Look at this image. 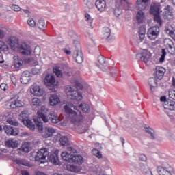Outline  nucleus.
<instances>
[{"label":"nucleus","mask_w":175,"mask_h":175,"mask_svg":"<svg viewBox=\"0 0 175 175\" xmlns=\"http://www.w3.org/2000/svg\"><path fill=\"white\" fill-rule=\"evenodd\" d=\"M72 107L76 109V107L73 106L72 103L68 102L66 103V105L64 106L65 113L68 114V117H70L71 122L74 124V126L76 128L77 131H78L79 133H84L88 129V127L85 126V124L83 123L84 116H77V112L73 111Z\"/></svg>","instance_id":"f257e3e1"},{"label":"nucleus","mask_w":175,"mask_h":175,"mask_svg":"<svg viewBox=\"0 0 175 175\" xmlns=\"http://www.w3.org/2000/svg\"><path fill=\"white\" fill-rule=\"evenodd\" d=\"M62 159L65 162H68L70 164H67L66 167L68 172H73L74 173H79L81 172V167L80 165L84 162L83 156L80 154H61Z\"/></svg>","instance_id":"f03ea898"},{"label":"nucleus","mask_w":175,"mask_h":175,"mask_svg":"<svg viewBox=\"0 0 175 175\" xmlns=\"http://www.w3.org/2000/svg\"><path fill=\"white\" fill-rule=\"evenodd\" d=\"M148 1L150 0H137V8L139 10L136 16V20L138 24H143V23H144L145 17L143 10L147 9V6H148Z\"/></svg>","instance_id":"7ed1b4c3"},{"label":"nucleus","mask_w":175,"mask_h":175,"mask_svg":"<svg viewBox=\"0 0 175 175\" xmlns=\"http://www.w3.org/2000/svg\"><path fill=\"white\" fill-rule=\"evenodd\" d=\"M73 45V58H75L77 64H83V61H84V56L83 55V52H81V46H80V42L77 40H74Z\"/></svg>","instance_id":"20e7f679"},{"label":"nucleus","mask_w":175,"mask_h":175,"mask_svg":"<svg viewBox=\"0 0 175 175\" xmlns=\"http://www.w3.org/2000/svg\"><path fill=\"white\" fill-rule=\"evenodd\" d=\"M37 114L38 117L33 119L34 122L38 129V131L43 132V122H42V120L44 122L46 123L49 122V118L46 116L42 110L38 111ZM40 118L42 120H40Z\"/></svg>","instance_id":"39448f33"},{"label":"nucleus","mask_w":175,"mask_h":175,"mask_svg":"<svg viewBox=\"0 0 175 175\" xmlns=\"http://www.w3.org/2000/svg\"><path fill=\"white\" fill-rule=\"evenodd\" d=\"M66 92L69 99H74L75 100H81V99H83L81 93L79 92L75 88L68 86L66 90Z\"/></svg>","instance_id":"423d86ee"},{"label":"nucleus","mask_w":175,"mask_h":175,"mask_svg":"<svg viewBox=\"0 0 175 175\" xmlns=\"http://www.w3.org/2000/svg\"><path fill=\"white\" fill-rule=\"evenodd\" d=\"M19 120L27 126V128L30 129L31 131H35V124L28 118V114H27V111H22L19 115Z\"/></svg>","instance_id":"0eeeda50"},{"label":"nucleus","mask_w":175,"mask_h":175,"mask_svg":"<svg viewBox=\"0 0 175 175\" xmlns=\"http://www.w3.org/2000/svg\"><path fill=\"white\" fill-rule=\"evenodd\" d=\"M10 100H13L9 103V107L10 109H17L18 107H23V106H24V103H23V101L20 100V97L17 94L12 97Z\"/></svg>","instance_id":"6e6552de"},{"label":"nucleus","mask_w":175,"mask_h":175,"mask_svg":"<svg viewBox=\"0 0 175 175\" xmlns=\"http://www.w3.org/2000/svg\"><path fill=\"white\" fill-rule=\"evenodd\" d=\"M73 106L75 107V108L72 107L71 109L72 110H76L75 113H77V116L78 117H80V116H83L80 110H82L83 113H90V105L88 104H80L79 107H76V105H73Z\"/></svg>","instance_id":"1a4fd4ad"},{"label":"nucleus","mask_w":175,"mask_h":175,"mask_svg":"<svg viewBox=\"0 0 175 175\" xmlns=\"http://www.w3.org/2000/svg\"><path fill=\"white\" fill-rule=\"evenodd\" d=\"M147 35L150 40H155L159 35V27L154 26L150 27L148 30Z\"/></svg>","instance_id":"9d476101"},{"label":"nucleus","mask_w":175,"mask_h":175,"mask_svg":"<svg viewBox=\"0 0 175 175\" xmlns=\"http://www.w3.org/2000/svg\"><path fill=\"white\" fill-rule=\"evenodd\" d=\"M150 58H151V53L147 50H144L143 52L136 54V59L143 61L145 64L150 61Z\"/></svg>","instance_id":"9b49d317"},{"label":"nucleus","mask_w":175,"mask_h":175,"mask_svg":"<svg viewBox=\"0 0 175 175\" xmlns=\"http://www.w3.org/2000/svg\"><path fill=\"white\" fill-rule=\"evenodd\" d=\"M157 172L159 175H173L174 173L173 172V168H172L169 164H167L165 167H157Z\"/></svg>","instance_id":"f8f14e48"},{"label":"nucleus","mask_w":175,"mask_h":175,"mask_svg":"<svg viewBox=\"0 0 175 175\" xmlns=\"http://www.w3.org/2000/svg\"><path fill=\"white\" fill-rule=\"evenodd\" d=\"M18 48H19V52L22 55H31L32 53L31 51V46L27 42H22Z\"/></svg>","instance_id":"ddd939ff"},{"label":"nucleus","mask_w":175,"mask_h":175,"mask_svg":"<svg viewBox=\"0 0 175 175\" xmlns=\"http://www.w3.org/2000/svg\"><path fill=\"white\" fill-rule=\"evenodd\" d=\"M3 129L8 136H17L18 133H20L18 129L14 128L8 125L4 126Z\"/></svg>","instance_id":"4468645a"},{"label":"nucleus","mask_w":175,"mask_h":175,"mask_svg":"<svg viewBox=\"0 0 175 175\" xmlns=\"http://www.w3.org/2000/svg\"><path fill=\"white\" fill-rule=\"evenodd\" d=\"M32 79V75H31V72L29 71H24L22 72L21 77V83L22 84H28L29 81H31Z\"/></svg>","instance_id":"2eb2a0df"},{"label":"nucleus","mask_w":175,"mask_h":175,"mask_svg":"<svg viewBox=\"0 0 175 175\" xmlns=\"http://www.w3.org/2000/svg\"><path fill=\"white\" fill-rule=\"evenodd\" d=\"M8 42L12 50L18 49L20 44H18V38L15 36H11L8 38Z\"/></svg>","instance_id":"dca6fc26"},{"label":"nucleus","mask_w":175,"mask_h":175,"mask_svg":"<svg viewBox=\"0 0 175 175\" xmlns=\"http://www.w3.org/2000/svg\"><path fill=\"white\" fill-rule=\"evenodd\" d=\"M31 92L35 96H42L43 95V90L40 89L39 85L34 83L31 88Z\"/></svg>","instance_id":"f3484780"},{"label":"nucleus","mask_w":175,"mask_h":175,"mask_svg":"<svg viewBox=\"0 0 175 175\" xmlns=\"http://www.w3.org/2000/svg\"><path fill=\"white\" fill-rule=\"evenodd\" d=\"M44 83L47 85V87H51V85H55V78H54V76L51 74H48L44 79Z\"/></svg>","instance_id":"a211bd4d"},{"label":"nucleus","mask_w":175,"mask_h":175,"mask_svg":"<svg viewBox=\"0 0 175 175\" xmlns=\"http://www.w3.org/2000/svg\"><path fill=\"white\" fill-rule=\"evenodd\" d=\"M54 133H55V129L50 126H46L44 128L43 137H44V139H49V137H51Z\"/></svg>","instance_id":"6ab92c4d"},{"label":"nucleus","mask_w":175,"mask_h":175,"mask_svg":"<svg viewBox=\"0 0 175 175\" xmlns=\"http://www.w3.org/2000/svg\"><path fill=\"white\" fill-rule=\"evenodd\" d=\"M170 9V5H167L165 8H164V12L163 13V17L164 20H172L173 18V13L169 10Z\"/></svg>","instance_id":"aec40b11"},{"label":"nucleus","mask_w":175,"mask_h":175,"mask_svg":"<svg viewBox=\"0 0 175 175\" xmlns=\"http://www.w3.org/2000/svg\"><path fill=\"white\" fill-rule=\"evenodd\" d=\"M165 72H166V70L163 67H161L159 66H157L156 67V77L159 80H162L163 78V76L165 75Z\"/></svg>","instance_id":"412c9836"},{"label":"nucleus","mask_w":175,"mask_h":175,"mask_svg":"<svg viewBox=\"0 0 175 175\" xmlns=\"http://www.w3.org/2000/svg\"><path fill=\"white\" fill-rule=\"evenodd\" d=\"M144 131L146 132V133H148V135H150V137L151 140H155L157 139V135L155 134V131L150 128V126L146 125L144 126Z\"/></svg>","instance_id":"4be33fe9"},{"label":"nucleus","mask_w":175,"mask_h":175,"mask_svg":"<svg viewBox=\"0 0 175 175\" xmlns=\"http://www.w3.org/2000/svg\"><path fill=\"white\" fill-rule=\"evenodd\" d=\"M96 6L100 12H105L106 10V1L105 0H97L96 1Z\"/></svg>","instance_id":"5701e85b"},{"label":"nucleus","mask_w":175,"mask_h":175,"mask_svg":"<svg viewBox=\"0 0 175 175\" xmlns=\"http://www.w3.org/2000/svg\"><path fill=\"white\" fill-rule=\"evenodd\" d=\"M111 35V30L109 27H103L102 32V38L103 39H107V40H111V38L110 37Z\"/></svg>","instance_id":"b1692460"},{"label":"nucleus","mask_w":175,"mask_h":175,"mask_svg":"<svg viewBox=\"0 0 175 175\" xmlns=\"http://www.w3.org/2000/svg\"><path fill=\"white\" fill-rule=\"evenodd\" d=\"M31 150V145L28 142H25L24 144H22L20 148L17 149L18 154L21 152H29Z\"/></svg>","instance_id":"393cba45"},{"label":"nucleus","mask_w":175,"mask_h":175,"mask_svg":"<svg viewBox=\"0 0 175 175\" xmlns=\"http://www.w3.org/2000/svg\"><path fill=\"white\" fill-rule=\"evenodd\" d=\"M148 81L150 88V91L152 92H155V88L158 87V83H157V79L152 77V78H150Z\"/></svg>","instance_id":"a878e982"},{"label":"nucleus","mask_w":175,"mask_h":175,"mask_svg":"<svg viewBox=\"0 0 175 175\" xmlns=\"http://www.w3.org/2000/svg\"><path fill=\"white\" fill-rule=\"evenodd\" d=\"M5 144L7 147L12 148H17L18 147V141L16 139H8L5 142Z\"/></svg>","instance_id":"bb28decb"},{"label":"nucleus","mask_w":175,"mask_h":175,"mask_svg":"<svg viewBox=\"0 0 175 175\" xmlns=\"http://www.w3.org/2000/svg\"><path fill=\"white\" fill-rule=\"evenodd\" d=\"M49 103L51 106H57L59 103V98L57 94H51L49 98Z\"/></svg>","instance_id":"cd10ccee"},{"label":"nucleus","mask_w":175,"mask_h":175,"mask_svg":"<svg viewBox=\"0 0 175 175\" xmlns=\"http://www.w3.org/2000/svg\"><path fill=\"white\" fill-rule=\"evenodd\" d=\"M140 170H142V173L144 175H152V172L148 168V166L144 165L143 163H139Z\"/></svg>","instance_id":"c85d7f7f"},{"label":"nucleus","mask_w":175,"mask_h":175,"mask_svg":"<svg viewBox=\"0 0 175 175\" xmlns=\"http://www.w3.org/2000/svg\"><path fill=\"white\" fill-rule=\"evenodd\" d=\"M150 13V14H152V16H157L159 14V6H158L157 3L151 4Z\"/></svg>","instance_id":"c756f323"},{"label":"nucleus","mask_w":175,"mask_h":175,"mask_svg":"<svg viewBox=\"0 0 175 175\" xmlns=\"http://www.w3.org/2000/svg\"><path fill=\"white\" fill-rule=\"evenodd\" d=\"M49 157V162H51L53 165H58L59 159H58V154H47Z\"/></svg>","instance_id":"7c9ffc66"},{"label":"nucleus","mask_w":175,"mask_h":175,"mask_svg":"<svg viewBox=\"0 0 175 175\" xmlns=\"http://www.w3.org/2000/svg\"><path fill=\"white\" fill-rule=\"evenodd\" d=\"M14 68H16V69H18V68H21L23 66V59H21L18 56H14Z\"/></svg>","instance_id":"2f4dec72"},{"label":"nucleus","mask_w":175,"mask_h":175,"mask_svg":"<svg viewBox=\"0 0 175 175\" xmlns=\"http://www.w3.org/2000/svg\"><path fill=\"white\" fill-rule=\"evenodd\" d=\"M37 25L41 31H44L46 28H47V25H46V22H44V20L43 18H40L38 20V22L37 23Z\"/></svg>","instance_id":"473e14b6"},{"label":"nucleus","mask_w":175,"mask_h":175,"mask_svg":"<svg viewBox=\"0 0 175 175\" xmlns=\"http://www.w3.org/2000/svg\"><path fill=\"white\" fill-rule=\"evenodd\" d=\"M113 14L116 17H120V16L122 14V9L121 8V6H118L117 5V3H116V7L113 10Z\"/></svg>","instance_id":"72a5a7b5"},{"label":"nucleus","mask_w":175,"mask_h":175,"mask_svg":"<svg viewBox=\"0 0 175 175\" xmlns=\"http://www.w3.org/2000/svg\"><path fill=\"white\" fill-rule=\"evenodd\" d=\"M49 120L52 124H58V122H59V118L54 113H51L49 115Z\"/></svg>","instance_id":"f704fd0d"},{"label":"nucleus","mask_w":175,"mask_h":175,"mask_svg":"<svg viewBox=\"0 0 175 175\" xmlns=\"http://www.w3.org/2000/svg\"><path fill=\"white\" fill-rule=\"evenodd\" d=\"M165 44L167 49H170V50H174V44H173V41H172L170 39L165 40Z\"/></svg>","instance_id":"c9c22d12"},{"label":"nucleus","mask_w":175,"mask_h":175,"mask_svg":"<svg viewBox=\"0 0 175 175\" xmlns=\"http://www.w3.org/2000/svg\"><path fill=\"white\" fill-rule=\"evenodd\" d=\"M145 36H146V27H141L139 30V37L141 41L143 40V39H144Z\"/></svg>","instance_id":"e433bc0d"},{"label":"nucleus","mask_w":175,"mask_h":175,"mask_svg":"<svg viewBox=\"0 0 175 175\" xmlns=\"http://www.w3.org/2000/svg\"><path fill=\"white\" fill-rule=\"evenodd\" d=\"M98 61L100 65L103 66H107L108 63L107 61H106V58H105L103 55H100L98 57Z\"/></svg>","instance_id":"4c0bfd02"},{"label":"nucleus","mask_w":175,"mask_h":175,"mask_svg":"<svg viewBox=\"0 0 175 175\" xmlns=\"http://www.w3.org/2000/svg\"><path fill=\"white\" fill-rule=\"evenodd\" d=\"M154 21L155 23L159 24L160 27L162 26V23H163V21H162V18L159 14L157 15H154Z\"/></svg>","instance_id":"58836bf2"},{"label":"nucleus","mask_w":175,"mask_h":175,"mask_svg":"<svg viewBox=\"0 0 175 175\" xmlns=\"http://www.w3.org/2000/svg\"><path fill=\"white\" fill-rule=\"evenodd\" d=\"M85 21L89 23L90 27L92 29V28H94V27H92V21H94V19H92V18H91V16L87 13L85 14Z\"/></svg>","instance_id":"ea45409f"},{"label":"nucleus","mask_w":175,"mask_h":175,"mask_svg":"<svg viewBox=\"0 0 175 175\" xmlns=\"http://www.w3.org/2000/svg\"><path fill=\"white\" fill-rule=\"evenodd\" d=\"M60 144L62 146H68L69 144V140L68 139V137L63 136L59 139Z\"/></svg>","instance_id":"a19ab883"},{"label":"nucleus","mask_w":175,"mask_h":175,"mask_svg":"<svg viewBox=\"0 0 175 175\" xmlns=\"http://www.w3.org/2000/svg\"><path fill=\"white\" fill-rule=\"evenodd\" d=\"M7 122L10 124V125H13L14 126H18V121L16 120L15 119L13 118H8L7 120Z\"/></svg>","instance_id":"79ce46f5"},{"label":"nucleus","mask_w":175,"mask_h":175,"mask_svg":"<svg viewBox=\"0 0 175 175\" xmlns=\"http://www.w3.org/2000/svg\"><path fill=\"white\" fill-rule=\"evenodd\" d=\"M0 50L1 51H8L9 50V47H8L6 43L2 40H0Z\"/></svg>","instance_id":"37998d69"},{"label":"nucleus","mask_w":175,"mask_h":175,"mask_svg":"<svg viewBox=\"0 0 175 175\" xmlns=\"http://www.w3.org/2000/svg\"><path fill=\"white\" fill-rule=\"evenodd\" d=\"M31 103L33 106H36V107L40 106V105H42V101H40V100L38 98H33L31 100Z\"/></svg>","instance_id":"c03bdc74"},{"label":"nucleus","mask_w":175,"mask_h":175,"mask_svg":"<svg viewBox=\"0 0 175 175\" xmlns=\"http://www.w3.org/2000/svg\"><path fill=\"white\" fill-rule=\"evenodd\" d=\"M53 72L57 76V77H62V71L59 70V68L56 67L53 68Z\"/></svg>","instance_id":"a18cd8bd"},{"label":"nucleus","mask_w":175,"mask_h":175,"mask_svg":"<svg viewBox=\"0 0 175 175\" xmlns=\"http://www.w3.org/2000/svg\"><path fill=\"white\" fill-rule=\"evenodd\" d=\"M161 53L162 54L159 59V62H161V64H162V62L165 61V57H166V50L165 49H163Z\"/></svg>","instance_id":"49530a36"},{"label":"nucleus","mask_w":175,"mask_h":175,"mask_svg":"<svg viewBox=\"0 0 175 175\" xmlns=\"http://www.w3.org/2000/svg\"><path fill=\"white\" fill-rule=\"evenodd\" d=\"M10 159L12 161H13V162H15L17 165H24V163H23V161L18 159L16 157H10Z\"/></svg>","instance_id":"de8ad7c7"},{"label":"nucleus","mask_w":175,"mask_h":175,"mask_svg":"<svg viewBox=\"0 0 175 175\" xmlns=\"http://www.w3.org/2000/svg\"><path fill=\"white\" fill-rule=\"evenodd\" d=\"M168 96L170 99L175 100V90H170L168 92Z\"/></svg>","instance_id":"09e8293b"},{"label":"nucleus","mask_w":175,"mask_h":175,"mask_svg":"<svg viewBox=\"0 0 175 175\" xmlns=\"http://www.w3.org/2000/svg\"><path fill=\"white\" fill-rule=\"evenodd\" d=\"M39 152H40L41 154H46L48 152V154H50V152H49V148H42L40 149V150L38 152H37V154H39Z\"/></svg>","instance_id":"8fccbe9b"},{"label":"nucleus","mask_w":175,"mask_h":175,"mask_svg":"<svg viewBox=\"0 0 175 175\" xmlns=\"http://www.w3.org/2000/svg\"><path fill=\"white\" fill-rule=\"evenodd\" d=\"M27 24L29 25V27H33L35 25H36V22H35L33 18H29L27 21Z\"/></svg>","instance_id":"3c124183"},{"label":"nucleus","mask_w":175,"mask_h":175,"mask_svg":"<svg viewBox=\"0 0 175 175\" xmlns=\"http://www.w3.org/2000/svg\"><path fill=\"white\" fill-rule=\"evenodd\" d=\"M165 109L168 110H174V103L172 104V103L167 102V107Z\"/></svg>","instance_id":"603ef678"},{"label":"nucleus","mask_w":175,"mask_h":175,"mask_svg":"<svg viewBox=\"0 0 175 175\" xmlns=\"http://www.w3.org/2000/svg\"><path fill=\"white\" fill-rule=\"evenodd\" d=\"M12 10H14V12H20V10H21V8L17 5H12Z\"/></svg>","instance_id":"864d4df0"},{"label":"nucleus","mask_w":175,"mask_h":175,"mask_svg":"<svg viewBox=\"0 0 175 175\" xmlns=\"http://www.w3.org/2000/svg\"><path fill=\"white\" fill-rule=\"evenodd\" d=\"M0 88L3 91H6V90H8V88H9V87L8 86V85L6 83H1L0 85Z\"/></svg>","instance_id":"5fc2aeb1"},{"label":"nucleus","mask_w":175,"mask_h":175,"mask_svg":"<svg viewBox=\"0 0 175 175\" xmlns=\"http://www.w3.org/2000/svg\"><path fill=\"white\" fill-rule=\"evenodd\" d=\"M139 158L143 162H146V161H147V156H146L144 154H141Z\"/></svg>","instance_id":"6e6d98bb"},{"label":"nucleus","mask_w":175,"mask_h":175,"mask_svg":"<svg viewBox=\"0 0 175 175\" xmlns=\"http://www.w3.org/2000/svg\"><path fill=\"white\" fill-rule=\"evenodd\" d=\"M68 151L72 152V154H77V150L72 147H67Z\"/></svg>","instance_id":"4d7b16f0"},{"label":"nucleus","mask_w":175,"mask_h":175,"mask_svg":"<svg viewBox=\"0 0 175 175\" xmlns=\"http://www.w3.org/2000/svg\"><path fill=\"white\" fill-rule=\"evenodd\" d=\"M128 0H116V3L118 6H122L124 2H126Z\"/></svg>","instance_id":"13d9d810"},{"label":"nucleus","mask_w":175,"mask_h":175,"mask_svg":"<svg viewBox=\"0 0 175 175\" xmlns=\"http://www.w3.org/2000/svg\"><path fill=\"white\" fill-rule=\"evenodd\" d=\"M68 35L70 36V38H72V39H75L76 38V33H75L74 31L68 32Z\"/></svg>","instance_id":"bf43d9fd"},{"label":"nucleus","mask_w":175,"mask_h":175,"mask_svg":"<svg viewBox=\"0 0 175 175\" xmlns=\"http://www.w3.org/2000/svg\"><path fill=\"white\" fill-rule=\"evenodd\" d=\"M35 161H36L37 162H40L41 163H44V161H40L41 158H40V156H39V154H37L35 156Z\"/></svg>","instance_id":"052dcab7"},{"label":"nucleus","mask_w":175,"mask_h":175,"mask_svg":"<svg viewBox=\"0 0 175 175\" xmlns=\"http://www.w3.org/2000/svg\"><path fill=\"white\" fill-rule=\"evenodd\" d=\"M165 32H167V33H169L170 36H172V38L174 36V32L172 30H169V29L165 28Z\"/></svg>","instance_id":"680f3d73"},{"label":"nucleus","mask_w":175,"mask_h":175,"mask_svg":"<svg viewBox=\"0 0 175 175\" xmlns=\"http://www.w3.org/2000/svg\"><path fill=\"white\" fill-rule=\"evenodd\" d=\"M5 38V31L0 29V39H3Z\"/></svg>","instance_id":"e2e57ef3"},{"label":"nucleus","mask_w":175,"mask_h":175,"mask_svg":"<svg viewBox=\"0 0 175 175\" xmlns=\"http://www.w3.org/2000/svg\"><path fill=\"white\" fill-rule=\"evenodd\" d=\"M92 154H101L102 152H100V151L98 150V149L94 148L92 150Z\"/></svg>","instance_id":"0e129e2a"},{"label":"nucleus","mask_w":175,"mask_h":175,"mask_svg":"<svg viewBox=\"0 0 175 175\" xmlns=\"http://www.w3.org/2000/svg\"><path fill=\"white\" fill-rule=\"evenodd\" d=\"M86 6H88V8L89 9H92L94 5L92 4V3L88 1L87 3H86Z\"/></svg>","instance_id":"69168bd1"},{"label":"nucleus","mask_w":175,"mask_h":175,"mask_svg":"<svg viewBox=\"0 0 175 175\" xmlns=\"http://www.w3.org/2000/svg\"><path fill=\"white\" fill-rule=\"evenodd\" d=\"M22 175H29V172L27 170H23L21 172Z\"/></svg>","instance_id":"338daca9"},{"label":"nucleus","mask_w":175,"mask_h":175,"mask_svg":"<svg viewBox=\"0 0 175 175\" xmlns=\"http://www.w3.org/2000/svg\"><path fill=\"white\" fill-rule=\"evenodd\" d=\"M36 175H47V174H46L44 172H42L40 171H38L36 172Z\"/></svg>","instance_id":"774afa93"}]
</instances>
